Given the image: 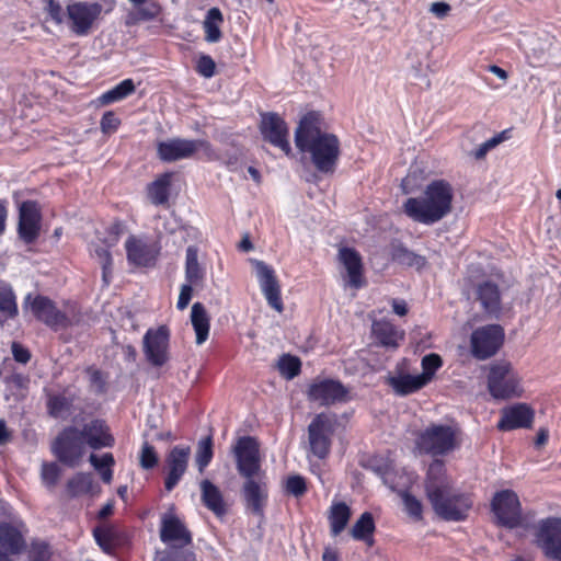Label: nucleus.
<instances>
[{"label": "nucleus", "instance_id": "f257e3e1", "mask_svg": "<svg viewBox=\"0 0 561 561\" xmlns=\"http://www.w3.org/2000/svg\"><path fill=\"white\" fill-rule=\"evenodd\" d=\"M296 148L308 154L317 171L332 174L340 157V140L331 133L321 130L319 115L306 114L295 130Z\"/></svg>", "mask_w": 561, "mask_h": 561}, {"label": "nucleus", "instance_id": "f03ea898", "mask_svg": "<svg viewBox=\"0 0 561 561\" xmlns=\"http://www.w3.org/2000/svg\"><path fill=\"white\" fill-rule=\"evenodd\" d=\"M454 191L445 180H434L422 197H410L403 204L404 214L412 220L433 225L451 211Z\"/></svg>", "mask_w": 561, "mask_h": 561}, {"label": "nucleus", "instance_id": "7ed1b4c3", "mask_svg": "<svg viewBox=\"0 0 561 561\" xmlns=\"http://www.w3.org/2000/svg\"><path fill=\"white\" fill-rule=\"evenodd\" d=\"M457 447V431L449 425L431 424L415 438V450L420 455L445 456Z\"/></svg>", "mask_w": 561, "mask_h": 561}, {"label": "nucleus", "instance_id": "20e7f679", "mask_svg": "<svg viewBox=\"0 0 561 561\" xmlns=\"http://www.w3.org/2000/svg\"><path fill=\"white\" fill-rule=\"evenodd\" d=\"M339 426L337 415L331 412L316 414L308 425L310 453L318 459H325L331 451L333 436Z\"/></svg>", "mask_w": 561, "mask_h": 561}, {"label": "nucleus", "instance_id": "39448f33", "mask_svg": "<svg viewBox=\"0 0 561 561\" xmlns=\"http://www.w3.org/2000/svg\"><path fill=\"white\" fill-rule=\"evenodd\" d=\"M437 516L444 520L458 522L468 516L472 502L463 493H459L453 486L439 491L432 488L427 496Z\"/></svg>", "mask_w": 561, "mask_h": 561}, {"label": "nucleus", "instance_id": "423d86ee", "mask_svg": "<svg viewBox=\"0 0 561 561\" xmlns=\"http://www.w3.org/2000/svg\"><path fill=\"white\" fill-rule=\"evenodd\" d=\"M84 446L80 430L76 426H67L53 442L51 453L61 463L73 468L82 458Z\"/></svg>", "mask_w": 561, "mask_h": 561}, {"label": "nucleus", "instance_id": "0eeeda50", "mask_svg": "<svg viewBox=\"0 0 561 561\" xmlns=\"http://www.w3.org/2000/svg\"><path fill=\"white\" fill-rule=\"evenodd\" d=\"M488 390L494 399H510L520 396L519 379L508 363L490 366Z\"/></svg>", "mask_w": 561, "mask_h": 561}, {"label": "nucleus", "instance_id": "6e6552de", "mask_svg": "<svg viewBox=\"0 0 561 561\" xmlns=\"http://www.w3.org/2000/svg\"><path fill=\"white\" fill-rule=\"evenodd\" d=\"M504 329L500 324H486L476 329L470 336L471 354L484 360L494 356L504 342Z\"/></svg>", "mask_w": 561, "mask_h": 561}, {"label": "nucleus", "instance_id": "1a4fd4ad", "mask_svg": "<svg viewBox=\"0 0 561 561\" xmlns=\"http://www.w3.org/2000/svg\"><path fill=\"white\" fill-rule=\"evenodd\" d=\"M535 542L542 553L561 561V517H547L536 525Z\"/></svg>", "mask_w": 561, "mask_h": 561}, {"label": "nucleus", "instance_id": "9d476101", "mask_svg": "<svg viewBox=\"0 0 561 561\" xmlns=\"http://www.w3.org/2000/svg\"><path fill=\"white\" fill-rule=\"evenodd\" d=\"M233 455L238 473L242 478H251L264 473L261 468L260 447L252 436L238 438L233 446Z\"/></svg>", "mask_w": 561, "mask_h": 561}, {"label": "nucleus", "instance_id": "9b49d317", "mask_svg": "<svg viewBox=\"0 0 561 561\" xmlns=\"http://www.w3.org/2000/svg\"><path fill=\"white\" fill-rule=\"evenodd\" d=\"M259 128L264 141L280 149L287 157L293 156L288 126L277 113L261 114Z\"/></svg>", "mask_w": 561, "mask_h": 561}, {"label": "nucleus", "instance_id": "f8f14e48", "mask_svg": "<svg viewBox=\"0 0 561 561\" xmlns=\"http://www.w3.org/2000/svg\"><path fill=\"white\" fill-rule=\"evenodd\" d=\"M492 511L501 526L516 528L522 523V507L517 494L512 490L495 493Z\"/></svg>", "mask_w": 561, "mask_h": 561}, {"label": "nucleus", "instance_id": "ddd939ff", "mask_svg": "<svg viewBox=\"0 0 561 561\" xmlns=\"http://www.w3.org/2000/svg\"><path fill=\"white\" fill-rule=\"evenodd\" d=\"M25 304L30 305V309L36 320L55 331L70 325L67 314L59 310L56 304L48 297L37 295L32 299V296L27 295Z\"/></svg>", "mask_w": 561, "mask_h": 561}, {"label": "nucleus", "instance_id": "4468645a", "mask_svg": "<svg viewBox=\"0 0 561 561\" xmlns=\"http://www.w3.org/2000/svg\"><path fill=\"white\" fill-rule=\"evenodd\" d=\"M102 5L98 2H75L67 5V18L70 30L79 36L88 35L102 13Z\"/></svg>", "mask_w": 561, "mask_h": 561}, {"label": "nucleus", "instance_id": "2eb2a0df", "mask_svg": "<svg viewBox=\"0 0 561 561\" xmlns=\"http://www.w3.org/2000/svg\"><path fill=\"white\" fill-rule=\"evenodd\" d=\"M241 496L247 511L255 516H263L268 500L265 473L244 478Z\"/></svg>", "mask_w": 561, "mask_h": 561}, {"label": "nucleus", "instance_id": "dca6fc26", "mask_svg": "<svg viewBox=\"0 0 561 561\" xmlns=\"http://www.w3.org/2000/svg\"><path fill=\"white\" fill-rule=\"evenodd\" d=\"M208 144L201 139L170 138L157 145L158 158L163 162L191 159L201 148Z\"/></svg>", "mask_w": 561, "mask_h": 561}, {"label": "nucleus", "instance_id": "f3484780", "mask_svg": "<svg viewBox=\"0 0 561 561\" xmlns=\"http://www.w3.org/2000/svg\"><path fill=\"white\" fill-rule=\"evenodd\" d=\"M169 339L170 331L165 325L149 329L144 335V353L152 366L161 367L169 360Z\"/></svg>", "mask_w": 561, "mask_h": 561}, {"label": "nucleus", "instance_id": "a211bd4d", "mask_svg": "<svg viewBox=\"0 0 561 561\" xmlns=\"http://www.w3.org/2000/svg\"><path fill=\"white\" fill-rule=\"evenodd\" d=\"M160 540L167 547L191 548L192 534L176 515L167 513L161 517Z\"/></svg>", "mask_w": 561, "mask_h": 561}, {"label": "nucleus", "instance_id": "6ab92c4d", "mask_svg": "<svg viewBox=\"0 0 561 561\" xmlns=\"http://www.w3.org/2000/svg\"><path fill=\"white\" fill-rule=\"evenodd\" d=\"M253 264L261 290L268 306L277 312H282L284 306L280 297V286L274 270L263 261L254 260Z\"/></svg>", "mask_w": 561, "mask_h": 561}, {"label": "nucleus", "instance_id": "aec40b11", "mask_svg": "<svg viewBox=\"0 0 561 561\" xmlns=\"http://www.w3.org/2000/svg\"><path fill=\"white\" fill-rule=\"evenodd\" d=\"M345 387L333 379L314 380L308 389V398L321 405H331L346 399Z\"/></svg>", "mask_w": 561, "mask_h": 561}, {"label": "nucleus", "instance_id": "412c9836", "mask_svg": "<svg viewBox=\"0 0 561 561\" xmlns=\"http://www.w3.org/2000/svg\"><path fill=\"white\" fill-rule=\"evenodd\" d=\"M501 419L497 423V428L500 431L529 428L535 416L534 410L526 403H516L504 408L501 411Z\"/></svg>", "mask_w": 561, "mask_h": 561}, {"label": "nucleus", "instance_id": "4be33fe9", "mask_svg": "<svg viewBox=\"0 0 561 561\" xmlns=\"http://www.w3.org/2000/svg\"><path fill=\"white\" fill-rule=\"evenodd\" d=\"M190 456L191 448L188 446H175L169 453L165 460L168 474L164 481V488L167 491H172L184 476Z\"/></svg>", "mask_w": 561, "mask_h": 561}, {"label": "nucleus", "instance_id": "5701e85b", "mask_svg": "<svg viewBox=\"0 0 561 561\" xmlns=\"http://www.w3.org/2000/svg\"><path fill=\"white\" fill-rule=\"evenodd\" d=\"M39 211L34 202L26 201L20 206L19 215V236L26 242H34L39 233Z\"/></svg>", "mask_w": 561, "mask_h": 561}, {"label": "nucleus", "instance_id": "b1692460", "mask_svg": "<svg viewBox=\"0 0 561 561\" xmlns=\"http://www.w3.org/2000/svg\"><path fill=\"white\" fill-rule=\"evenodd\" d=\"M84 445L98 450L104 447H112L115 443L113 435L104 421L92 420L85 423L80 430Z\"/></svg>", "mask_w": 561, "mask_h": 561}, {"label": "nucleus", "instance_id": "393cba45", "mask_svg": "<svg viewBox=\"0 0 561 561\" xmlns=\"http://www.w3.org/2000/svg\"><path fill=\"white\" fill-rule=\"evenodd\" d=\"M127 260L136 266H149L153 264L157 250L154 245L135 236H130L125 242Z\"/></svg>", "mask_w": 561, "mask_h": 561}, {"label": "nucleus", "instance_id": "a878e982", "mask_svg": "<svg viewBox=\"0 0 561 561\" xmlns=\"http://www.w3.org/2000/svg\"><path fill=\"white\" fill-rule=\"evenodd\" d=\"M339 260L347 272L348 285L356 289L363 287L365 280L363 277V263L359 253L351 248H341L339 250Z\"/></svg>", "mask_w": 561, "mask_h": 561}, {"label": "nucleus", "instance_id": "bb28decb", "mask_svg": "<svg viewBox=\"0 0 561 561\" xmlns=\"http://www.w3.org/2000/svg\"><path fill=\"white\" fill-rule=\"evenodd\" d=\"M199 488L201 501L204 506L217 517L225 516L227 514V504L219 488L207 479L201 481Z\"/></svg>", "mask_w": 561, "mask_h": 561}, {"label": "nucleus", "instance_id": "cd10ccee", "mask_svg": "<svg viewBox=\"0 0 561 561\" xmlns=\"http://www.w3.org/2000/svg\"><path fill=\"white\" fill-rule=\"evenodd\" d=\"M477 299L484 312L490 316H497L501 311V293L499 286L491 282L485 280L477 287Z\"/></svg>", "mask_w": 561, "mask_h": 561}, {"label": "nucleus", "instance_id": "c85d7f7f", "mask_svg": "<svg viewBox=\"0 0 561 561\" xmlns=\"http://www.w3.org/2000/svg\"><path fill=\"white\" fill-rule=\"evenodd\" d=\"M371 329L376 340L386 347H397L399 341L404 337L403 332L386 320L375 321Z\"/></svg>", "mask_w": 561, "mask_h": 561}, {"label": "nucleus", "instance_id": "c756f323", "mask_svg": "<svg viewBox=\"0 0 561 561\" xmlns=\"http://www.w3.org/2000/svg\"><path fill=\"white\" fill-rule=\"evenodd\" d=\"M191 322L196 334V344L202 345L207 341L210 328V319L203 304H193Z\"/></svg>", "mask_w": 561, "mask_h": 561}, {"label": "nucleus", "instance_id": "7c9ffc66", "mask_svg": "<svg viewBox=\"0 0 561 561\" xmlns=\"http://www.w3.org/2000/svg\"><path fill=\"white\" fill-rule=\"evenodd\" d=\"M388 385L402 397L414 393L426 386L424 378H421L420 375L409 374L389 377Z\"/></svg>", "mask_w": 561, "mask_h": 561}, {"label": "nucleus", "instance_id": "2f4dec72", "mask_svg": "<svg viewBox=\"0 0 561 561\" xmlns=\"http://www.w3.org/2000/svg\"><path fill=\"white\" fill-rule=\"evenodd\" d=\"M24 547V539L21 533L9 523H0V551L15 554Z\"/></svg>", "mask_w": 561, "mask_h": 561}, {"label": "nucleus", "instance_id": "473e14b6", "mask_svg": "<svg viewBox=\"0 0 561 561\" xmlns=\"http://www.w3.org/2000/svg\"><path fill=\"white\" fill-rule=\"evenodd\" d=\"M352 512L345 502H334L329 511L328 519L333 537L339 536L347 526Z\"/></svg>", "mask_w": 561, "mask_h": 561}, {"label": "nucleus", "instance_id": "72a5a7b5", "mask_svg": "<svg viewBox=\"0 0 561 561\" xmlns=\"http://www.w3.org/2000/svg\"><path fill=\"white\" fill-rule=\"evenodd\" d=\"M18 313L16 297L12 287L7 283H0V327L14 319Z\"/></svg>", "mask_w": 561, "mask_h": 561}, {"label": "nucleus", "instance_id": "f704fd0d", "mask_svg": "<svg viewBox=\"0 0 561 561\" xmlns=\"http://www.w3.org/2000/svg\"><path fill=\"white\" fill-rule=\"evenodd\" d=\"M450 483L446 477L445 465L439 459H434L427 469L425 490L426 495H431V489L434 488L436 490L443 491L447 488H450Z\"/></svg>", "mask_w": 561, "mask_h": 561}, {"label": "nucleus", "instance_id": "c9c22d12", "mask_svg": "<svg viewBox=\"0 0 561 561\" xmlns=\"http://www.w3.org/2000/svg\"><path fill=\"white\" fill-rule=\"evenodd\" d=\"M375 522L371 513L365 512L355 522L351 529V536L355 540L364 541L368 546L374 545Z\"/></svg>", "mask_w": 561, "mask_h": 561}, {"label": "nucleus", "instance_id": "e433bc0d", "mask_svg": "<svg viewBox=\"0 0 561 561\" xmlns=\"http://www.w3.org/2000/svg\"><path fill=\"white\" fill-rule=\"evenodd\" d=\"M135 92V84L131 79H125L111 90L102 93L96 99V104L104 106L115 102H119Z\"/></svg>", "mask_w": 561, "mask_h": 561}, {"label": "nucleus", "instance_id": "4c0bfd02", "mask_svg": "<svg viewBox=\"0 0 561 561\" xmlns=\"http://www.w3.org/2000/svg\"><path fill=\"white\" fill-rule=\"evenodd\" d=\"M171 174L164 173L148 185V197L153 205H164L169 202Z\"/></svg>", "mask_w": 561, "mask_h": 561}, {"label": "nucleus", "instance_id": "58836bf2", "mask_svg": "<svg viewBox=\"0 0 561 561\" xmlns=\"http://www.w3.org/2000/svg\"><path fill=\"white\" fill-rule=\"evenodd\" d=\"M205 277V271L198 263V250L195 245L186 249L185 278L188 284L198 285Z\"/></svg>", "mask_w": 561, "mask_h": 561}, {"label": "nucleus", "instance_id": "ea45409f", "mask_svg": "<svg viewBox=\"0 0 561 561\" xmlns=\"http://www.w3.org/2000/svg\"><path fill=\"white\" fill-rule=\"evenodd\" d=\"M224 22V16L218 8H211L207 11V15L203 22L205 32V39L208 43H217L221 38L220 24Z\"/></svg>", "mask_w": 561, "mask_h": 561}, {"label": "nucleus", "instance_id": "a19ab883", "mask_svg": "<svg viewBox=\"0 0 561 561\" xmlns=\"http://www.w3.org/2000/svg\"><path fill=\"white\" fill-rule=\"evenodd\" d=\"M391 257L401 265L415 267L417 270L422 268L426 263L424 256L415 254L401 243L392 244Z\"/></svg>", "mask_w": 561, "mask_h": 561}, {"label": "nucleus", "instance_id": "79ce46f5", "mask_svg": "<svg viewBox=\"0 0 561 561\" xmlns=\"http://www.w3.org/2000/svg\"><path fill=\"white\" fill-rule=\"evenodd\" d=\"M93 535L98 545L106 553H112L121 543L119 531L115 527H98L94 529Z\"/></svg>", "mask_w": 561, "mask_h": 561}, {"label": "nucleus", "instance_id": "37998d69", "mask_svg": "<svg viewBox=\"0 0 561 561\" xmlns=\"http://www.w3.org/2000/svg\"><path fill=\"white\" fill-rule=\"evenodd\" d=\"M72 399L65 394H49L47 398L46 407L48 414L54 419H66L72 407Z\"/></svg>", "mask_w": 561, "mask_h": 561}, {"label": "nucleus", "instance_id": "c03bdc74", "mask_svg": "<svg viewBox=\"0 0 561 561\" xmlns=\"http://www.w3.org/2000/svg\"><path fill=\"white\" fill-rule=\"evenodd\" d=\"M93 478L91 473L79 472L67 482V493L70 497H78L91 492Z\"/></svg>", "mask_w": 561, "mask_h": 561}, {"label": "nucleus", "instance_id": "a18cd8bd", "mask_svg": "<svg viewBox=\"0 0 561 561\" xmlns=\"http://www.w3.org/2000/svg\"><path fill=\"white\" fill-rule=\"evenodd\" d=\"M107 247L104 248L99 244L91 247L92 256L95 257L102 266V279L105 285L110 284L113 273V259Z\"/></svg>", "mask_w": 561, "mask_h": 561}, {"label": "nucleus", "instance_id": "49530a36", "mask_svg": "<svg viewBox=\"0 0 561 561\" xmlns=\"http://www.w3.org/2000/svg\"><path fill=\"white\" fill-rule=\"evenodd\" d=\"M154 561H196V557L191 548L167 547L157 551Z\"/></svg>", "mask_w": 561, "mask_h": 561}, {"label": "nucleus", "instance_id": "de8ad7c7", "mask_svg": "<svg viewBox=\"0 0 561 561\" xmlns=\"http://www.w3.org/2000/svg\"><path fill=\"white\" fill-rule=\"evenodd\" d=\"M443 360L439 355L435 353H431L425 355L422 358L421 366H422V374H420L421 378H424V382L428 385L435 373L442 367Z\"/></svg>", "mask_w": 561, "mask_h": 561}, {"label": "nucleus", "instance_id": "09e8293b", "mask_svg": "<svg viewBox=\"0 0 561 561\" xmlns=\"http://www.w3.org/2000/svg\"><path fill=\"white\" fill-rule=\"evenodd\" d=\"M213 458V442L210 437H206L198 443L195 461L198 471L203 472Z\"/></svg>", "mask_w": 561, "mask_h": 561}, {"label": "nucleus", "instance_id": "8fccbe9b", "mask_svg": "<svg viewBox=\"0 0 561 561\" xmlns=\"http://www.w3.org/2000/svg\"><path fill=\"white\" fill-rule=\"evenodd\" d=\"M301 368V363L298 357L284 355L280 357L278 362V369L282 376L287 379H293L297 375H299Z\"/></svg>", "mask_w": 561, "mask_h": 561}, {"label": "nucleus", "instance_id": "3c124183", "mask_svg": "<svg viewBox=\"0 0 561 561\" xmlns=\"http://www.w3.org/2000/svg\"><path fill=\"white\" fill-rule=\"evenodd\" d=\"M60 468L56 462H43L41 477L47 488H54L60 477Z\"/></svg>", "mask_w": 561, "mask_h": 561}, {"label": "nucleus", "instance_id": "603ef678", "mask_svg": "<svg viewBox=\"0 0 561 561\" xmlns=\"http://www.w3.org/2000/svg\"><path fill=\"white\" fill-rule=\"evenodd\" d=\"M135 8L139 10V14L146 19H154L160 13V5L150 0H128Z\"/></svg>", "mask_w": 561, "mask_h": 561}, {"label": "nucleus", "instance_id": "864d4df0", "mask_svg": "<svg viewBox=\"0 0 561 561\" xmlns=\"http://www.w3.org/2000/svg\"><path fill=\"white\" fill-rule=\"evenodd\" d=\"M51 552L45 541H33L28 549V561H49Z\"/></svg>", "mask_w": 561, "mask_h": 561}, {"label": "nucleus", "instance_id": "5fc2aeb1", "mask_svg": "<svg viewBox=\"0 0 561 561\" xmlns=\"http://www.w3.org/2000/svg\"><path fill=\"white\" fill-rule=\"evenodd\" d=\"M5 382L12 390H15L14 394L25 397L30 378L23 374L14 373L5 378Z\"/></svg>", "mask_w": 561, "mask_h": 561}, {"label": "nucleus", "instance_id": "6e6d98bb", "mask_svg": "<svg viewBox=\"0 0 561 561\" xmlns=\"http://www.w3.org/2000/svg\"><path fill=\"white\" fill-rule=\"evenodd\" d=\"M158 455L154 447L148 442H145L141 447L139 462L142 469L149 470L158 465Z\"/></svg>", "mask_w": 561, "mask_h": 561}, {"label": "nucleus", "instance_id": "4d7b16f0", "mask_svg": "<svg viewBox=\"0 0 561 561\" xmlns=\"http://www.w3.org/2000/svg\"><path fill=\"white\" fill-rule=\"evenodd\" d=\"M285 489L288 494L300 497L307 491L306 480L301 476H290L286 480Z\"/></svg>", "mask_w": 561, "mask_h": 561}, {"label": "nucleus", "instance_id": "13d9d810", "mask_svg": "<svg viewBox=\"0 0 561 561\" xmlns=\"http://www.w3.org/2000/svg\"><path fill=\"white\" fill-rule=\"evenodd\" d=\"M196 71L204 78H211L216 72V64L208 55H202L196 62Z\"/></svg>", "mask_w": 561, "mask_h": 561}, {"label": "nucleus", "instance_id": "bf43d9fd", "mask_svg": "<svg viewBox=\"0 0 561 561\" xmlns=\"http://www.w3.org/2000/svg\"><path fill=\"white\" fill-rule=\"evenodd\" d=\"M121 125V119L113 111H107L103 114L100 128L103 134H112L117 130Z\"/></svg>", "mask_w": 561, "mask_h": 561}, {"label": "nucleus", "instance_id": "052dcab7", "mask_svg": "<svg viewBox=\"0 0 561 561\" xmlns=\"http://www.w3.org/2000/svg\"><path fill=\"white\" fill-rule=\"evenodd\" d=\"M402 501L409 515L417 519L422 517V504L415 496L404 492L402 494Z\"/></svg>", "mask_w": 561, "mask_h": 561}, {"label": "nucleus", "instance_id": "680f3d73", "mask_svg": "<svg viewBox=\"0 0 561 561\" xmlns=\"http://www.w3.org/2000/svg\"><path fill=\"white\" fill-rule=\"evenodd\" d=\"M45 10L56 24H61L67 16V12L65 13L59 2L55 0H48Z\"/></svg>", "mask_w": 561, "mask_h": 561}, {"label": "nucleus", "instance_id": "e2e57ef3", "mask_svg": "<svg viewBox=\"0 0 561 561\" xmlns=\"http://www.w3.org/2000/svg\"><path fill=\"white\" fill-rule=\"evenodd\" d=\"M89 461L98 471L107 469L115 463L114 457L110 453L104 454L101 458H99L95 454H91Z\"/></svg>", "mask_w": 561, "mask_h": 561}, {"label": "nucleus", "instance_id": "0e129e2a", "mask_svg": "<svg viewBox=\"0 0 561 561\" xmlns=\"http://www.w3.org/2000/svg\"><path fill=\"white\" fill-rule=\"evenodd\" d=\"M123 232V225L119 222L112 224L107 229V237L104 239V243L107 248H112L117 244L121 233Z\"/></svg>", "mask_w": 561, "mask_h": 561}, {"label": "nucleus", "instance_id": "69168bd1", "mask_svg": "<svg viewBox=\"0 0 561 561\" xmlns=\"http://www.w3.org/2000/svg\"><path fill=\"white\" fill-rule=\"evenodd\" d=\"M192 294H193V285L192 284H183L181 286V290H180V295H179V299H178V302H176V307L179 310H184L191 299H192Z\"/></svg>", "mask_w": 561, "mask_h": 561}, {"label": "nucleus", "instance_id": "338daca9", "mask_svg": "<svg viewBox=\"0 0 561 561\" xmlns=\"http://www.w3.org/2000/svg\"><path fill=\"white\" fill-rule=\"evenodd\" d=\"M12 355L15 362L21 364H26L31 359V353L27 348L21 345L18 342H13L12 346Z\"/></svg>", "mask_w": 561, "mask_h": 561}, {"label": "nucleus", "instance_id": "774afa93", "mask_svg": "<svg viewBox=\"0 0 561 561\" xmlns=\"http://www.w3.org/2000/svg\"><path fill=\"white\" fill-rule=\"evenodd\" d=\"M450 10V5L446 2H433L430 8V11L438 19L446 18Z\"/></svg>", "mask_w": 561, "mask_h": 561}]
</instances>
